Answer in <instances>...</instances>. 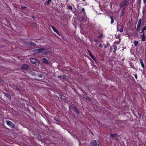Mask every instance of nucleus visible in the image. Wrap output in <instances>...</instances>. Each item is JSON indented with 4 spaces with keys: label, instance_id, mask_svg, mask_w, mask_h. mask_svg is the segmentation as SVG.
I'll return each instance as SVG.
<instances>
[{
    "label": "nucleus",
    "instance_id": "f257e3e1",
    "mask_svg": "<svg viewBox=\"0 0 146 146\" xmlns=\"http://www.w3.org/2000/svg\"><path fill=\"white\" fill-rule=\"evenodd\" d=\"M129 3V0H123L119 4L120 8H122L123 7H125L128 6Z\"/></svg>",
    "mask_w": 146,
    "mask_h": 146
},
{
    "label": "nucleus",
    "instance_id": "f03ea898",
    "mask_svg": "<svg viewBox=\"0 0 146 146\" xmlns=\"http://www.w3.org/2000/svg\"><path fill=\"white\" fill-rule=\"evenodd\" d=\"M45 50H46L45 48H39L34 49L33 50V52L35 54H38L40 53Z\"/></svg>",
    "mask_w": 146,
    "mask_h": 146
},
{
    "label": "nucleus",
    "instance_id": "7ed1b4c3",
    "mask_svg": "<svg viewBox=\"0 0 146 146\" xmlns=\"http://www.w3.org/2000/svg\"><path fill=\"white\" fill-rule=\"evenodd\" d=\"M91 146H99V141L94 140L90 143Z\"/></svg>",
    "mask_w": 146,
    "mask_h": 146
},
{
    "label": "nucleus",
    "instance_id": "20e7f679",
    "mask_svg": "<svg viewBox=\"0 0 146 146\" xmlns=\"http://www.w3.org/2000/svg\"><path fill=\"white\" fill-rule=\"evenodd\" d=\"M30 62L32 63L35 64L36 65H38L39 64V61L35 58H31Z\"/></svg>",
    "mask_w": 146,
    "mask_h": 146
},
{
    "label": "nucleus",
    "instance_id": "39448f33",
    "mask_svg": "<svg viewBox=\"0 0 146 146\" xmlns=\"http://www.w3.org/2000/svg\"><path fill=\"white\" fill-rule=\"evenodd\" d=\"M7 124L9 126L13 128H15V125L13 122L7 120L6 121Z\"/></svg>",
    "mask_w": 146,
    "mask_h": 146
},
{
    "label": "nucleus",
    "instance_id": "423d86ee",
    "mask_svg": "<svg viewBox=\"0 0 146 146\" xmlns=\"http://www.w3.org/2000/svg\"><path fill=\"white\" fill-rule=\"evenodd\" d=\"M71 107L72 108H74V110L73 111H74L76 113L80 114V112L77 109V108H76V107L75 106L74 104H72L71 105Z\"/></svg>",
    "mask_w": 146,
    "mask_h": 146
},
{
    "label": "nucleus",
    "instance_id": "0eeeda50",
    "mask_svg": "<svg viewBox=\"0 0 146 146\" xmlns=\"http://www.w3.org/2000/svg\"><path fill=\"white\" fill-rule=\"evenodd\" d=\"M29 67V66L28 65L25 64L22 66L21 68L23 70H27L28 69Z\"/></svg>",
    "mask_w": 146,
    "mask_h": 146
},
{
    "label": "nucleus",
    "instance_id": "6e6552de",
    "mask_svg": "<svg viewBox=\"0 0 146 146\" xmlns=\"http://www.w3.org/2000/svg\"><path fill=\"white\" fill-rule=\"evenodd\" d=\"M3 94L5 96L7 97L9 99V100H11V96L9 93L4 92Z\"/></svg>",
    "mask_w": 146,
    "mask_h": 146
},
{
    "label": "nucleus",
    "instance_id": "1a4fd4ad",
    "mask_svg": "<svg viewBox=\"0 0 146 146\" xmlns=\"http://www.w3.org/2000/svg\"><path fill=\"white\" fill-rule=\"evenodd\" d=\"M28 44H29L30 46H33L35 47L36 46V44L34 42L31 41H30L28 43Z\"/></svg>",
    "mask_w": 146,
    "mask_h": 146
},
{
    "label": "nucleus",
    "instance_id": "9d476101",
    "mask_svg": "<svg viewBox=\"0 0 146 146\" xmlns=\"http://www.w3.org/2000/svg\"><path fill=\"white\" fill-rule=\"evenodd\" d=\"M59 96L61 100L64 101L66 100V97L65 96L62 95H59Z\"/></svg>",
    "mask_w": 146,
    "mask_h": 146
},
{
    "label": "nucleus",
    "instance_id": "9b49d317",
    "mask_svg": "<svg viewBox=\"0 0 146 146\" xmlns=\"http://www.w3.org/2000/svg\"><path fill=\"white\" fill-rule=\"evenodd\" d=\"M118 135V134L117 133H115V134H110V137L111 138H113L114 137H117Z\"/></svg>",
    "mask_w": 146,
    "mask_h": 146
},
{
    "label": "nucleus",
    "instance_id": "f8f14e48",
    "mask_svg": "<svg viewBox=\"0 0 146 146\" xmlns=\"http://www.w3.org/2000/svg\"><path fill=\"white\" fill-rule=\"evenodd\" d=\"M141 37L142 38L141 40L143 41H144L145 40L146 36L145 35L144 33L143 35H141Z\"/></svg>",
    "mask_w": 146,
    "mask_h": 146
},
{
    "label": "nucleus",
    "instance_id": "ddd939ff",
    "mask_svg": "<svg viewBox=\"0 0 146 146\" xmlns=\"http://www.w3.org/2000/svg\"><path fill=\"white\" fill-rule=\"evenodd\" d=\"M51 27L54 32L56 33L58 35H60L59 33L56 29L54 27L52 26H51Z\"/></svg>",
    "mask_w": 146,
    "mask_h": 146
},
{
    "label": "nucleus",
    "instance_id": "4468645a",
    "mask_svg": "<svg viewBox=\"0 0 146 146\" xmlns=\"http://www.w3.org/2000/svg\"><path fill=\"white\" fill-rule=\"evenodd\" d=\"M146 12V3L145 4V5L143 7V11L142 13L143 15Z\"/></svg>",
    "mask_w": 146,
    "mask_h": 146
},
{
    "label": "nucleus",
    "instance_id": "2eb2a0df",
    "mask_svg": "<svg viewBox=\"0 0 146 146\" xmlns=\"http://www.w3.org/2000/svg\"><path fill=\"white\" fill-rule=\"evenodd\" d=\"M14 88L18 92L19 91L21 90L20 85L17 86H16L15 87V88Z\"/></svg>",
    "mask_w": 146,
    "mask_h": 146
},
{
    "label": "nucleus",
    "instance_id": "dca6fc26",
    "mask_svg": "<svg viewBox=\"0 0 146 146\" xmlns=\"http://www.w3.org/2000/svg\"><path fill=\"white\" fill-rule=\"evenodd\" d=\"M110 18L111 19V24H113L114 22V19L113 17L112 16H110Z\"/></svg>",
    "mask_w": 146,
    "mask_h": 146
},
{
    "label": "nucleus",
    "instance_id": "f3484780",
    "mask_svg": "<svg viewBox=\"0 0 146 146\" xmlns=\"http://www.w3.org/2000/svg\"><path fill=\"white\" fill-rule=\"evenodd\" d=\"M43 62L46 64H48V60L45 58H44L42 59Z\"/></svg>",
    "mask_w": 146,
    "mask_h": 146
},
{
    "label": "nucleus",
    "instance_id": "a211bd4d",
    "mask_svg": "<svg viewBox=\"0 0 146 146\" xmlns=\"http://www.w3.org/2000/svg\"><path fill=\"white\" fill-rule=\"evenodd\" d=\"M113 47H114V50H113V52L114 53H115L117 50V45H113Z\"/></svg>",
    "mask_w": 146,
    "mask_h": 146
},
{
    "label": "nucleus",
    "instance_id": "6ab92c4d",
    "mask_svg": "<svg viewBox=\"0 0 146 146\" xmlns=\"http://www.w3.org/2000/svg\"><path fill=\"white\" fill-rule=\"evenodd\" d=\"M67 8L71 10V11L72 12L73 9L72 7L69 5H67Z\"/></svg>",
    "mask_w": 146,
    "mask_h": 146
},
{
    "label": "nucleus",
    "instance_id": "aec40b11",
    "mask_svg": "<svg viewBox=\"0 0 146 146\" xmlns=\"http://www.w3.org/2000/svg\"><path fill=\"white\" fill-rule=\"evenodd\" d=\"M121 28L119 30V32L121 33L123 31V29L124 28V26L123 25H121Z\"/></svg>",
    "mask_w": 146,
    "mask_h": 146
},
{
    "label": "nucleus",
    "instance_id": "412c9836",
    "mask_svg": "<svg viewBox=\"0 0 146 146\" xmlns=\"http://www.w3.org/2000/svg\"><path fill=\"white\" fill-rule=\"evenodd\" d=\"M140 60V63H141V66L143 68H145V66H144V64L143 63V61H142V60L141 59H140L139 60Z\"/></svg>",
    "mask_w": 146,
    "mask_h": 146
},
{
    "label": "nucleus",
    "instance_id": "4be33fe9",
    "mask_svg": "<svg viewBox=\"0 0 146 146\" xmlns=\"http://www.w3.org/2000/svg\"><path fill=\"white\" fill-rule=\"evenodd\" d=\"M90 56L95 62H97L96 58L94 56L92 55H91Z\"/></svg>",
    "mask_w": 146,
    "mask_h": 146
},
{
    "label": "nucleus",
    "instance_id": "5701e85b",
    "mask_svg": "<svg viewBox=\"0 0 146 146\" xmlns=\"http://www.w3.org/2000/svg\"><path fill=\"white\" fill-rule=\"evenodd\" d=\"M90 56L95 62H97L96 58L94 56L92 55H91Z\"/></svg>",
    "mask_w": 146,
    "mask_h": 146
},
{
    "label": "nucleus",
    "instance_id": "b1692460",
    "mask_svg": "<svg viewBox=\"0 0 146 146\" xmlns=\"http://www.w3.org/2000/svg\"><path fill=\"white\" fill-rule=\"evenodd\" d=\"M141 25V24H137V28H136V30L137 31H139V29L140 28Z\"/></svg>",
    "mask_w": 146,
    "mask_h": 146
},
{
    "label": "nucleus",
    "instance_id": "393cba45",
    "mask_svg": "<svg viewBox=\"0 0 146 146\" xmlns=\"http://www.w3.org/2000/svg\"><path fill=\"white\" fill-rule=\"evenodd\" d=\"M134 45L135 46H136L139 44V42L137 40H135L133 42Z\"/></svg>",
    "mask_w": 146,
    "mask_h": 146
},
{
    "label": "nucleus",
    "instance_id": "a878e982",
    "mask_svg": "<svg viewBox=\"0 0 146 146\" xmlns=\"http://www.w3.org/2000/svg\"><path fill=\"white\" fill-rule=\"evenodd\" d=\"M104 35L102 33L100 34L98 36V38L99 39H101L104 36Z\"/></svg>",
    "mask_w": 146,
    "mask_h": 146
},
{
    "label": "nucleus",
    "instance_id": "bb28decb",
    "mask_svg": "<svg viewBox=\"0 0 146 146\" xmlns=\"http://www.w3.org/2000/svg\"><path fill=\"white\" fill-rule=\"evenodd\" d=\"M125 13V12L124 11H121V13L120 15V17H121L123 16L124 15Z\"/></svg>",
    "mask_w": 146,
    "mask_h": 146
},
{
    "label": "nucleus",
    "instance_id": "cd10ccee",
    "mask_svg": "<svg viewBox=\"0 0 146 146\" xmlns=\"http://www.w3.org/2000/svg\"><path fill=\"white\" fill-rule=\"evenodd\" d=\"M81 11L82 13H83L84 14V15H85L86 14V13L85 12V9L84 8H82L81 10Z\"/></svg>",
    "mask_w": 146,
    "mask_h": 146
},
{
    "label": "nucleus",
    "instance_id": "c85d7f7f",
    "mask_svg": "<svg viewBox=\"0 0 146 146\" xmlns=\"http://www.w3.org/2000/svg\"><path fill=\"white\" fill-rule=\"evenodd\" d=\"M36 76L38 77H39L40 78H42L43 75L42 74H38L36 75Z\"/></svg>",
    "mask_w": 146,
    "mask_h": 146
},
{
    "label": "nucleus",
    "instance_id": "c756f323",
    "mask_svg": "<svg viewBox=\"0 0 146 146\" xmlns=\"http://www.w3.org/2000/svg\"><path fill=\"white\" fill-rule=\"evenodd\" d=\"M95 37H94V41L96 43H98L99 42V41L98 40V38H94Z\"/></svg>",
    "mask_w": 146,
    "mask_h": 146
},
{
    "label": "nucleus",
    "instance_id": "7c9ffc66",
    "mask_svg": "<svg viewBox=\"0 0 146 146\" xmlns=\"http://www.w3.org/2000/svg\"><path fill=\"white\" fill-rule=\"evenodd\" d=\"M142 21V19H139L138 22V24H141Z\"/></svg>",
    "mask_w": 146,
    "mask_h": 146
},
{
    "label": "nucleus",
    "instance_id": "2f4dec72",
    "mask_svg": "<svg viewBox=\"0 0 146 146\" xmlns=\"http://www.w3.org/2000/svg\"><path fill=\"white\" fill-rule=\"evenodd\" d=\"M87 51L88 53H89L88 54L89 55V56H90V55H92V53H91V52H90L89 50L88 49L87 50Z\"/></svg>",
    "mask_w": 146,
    "mask_h": 146
},
{
    "label": "nucleus",
    "instance_id": "473e14b6",
    "mask_svg": "<svg viewBox=\"0 0 146 146\" xmlns=\"http://www.w3.org/2000/svg\"><path fill=\"white\" fill-rule=\"evenodd\" d=\"M62 78L63 79H65L66 78V76L65 75H63L62 76Z\"/></svg>",
    "mask_w": 146,
    "mask_h": 146
},
{
    "label": "nucleus",
    "instance_id": "72a5a7b5",
    "mask_svg": "<svg viewBox=\"0 0 146 146\" xmlns=\"http://www.w3.org/2000/svg\"><path fill=\"white\" fill-rule=\"evenodd\" d=\"M50 4V3H48L47 1L45 3V5H48Z\"/></svg>",
    "mask_w": 146,
    "mask_h": 146
},
{
    "label": "nucleus",
    "instance_id": "f704fd0d",
    "mask_svg": "<svg viewBox=\"0 0 146 146\" xmlns=\"http://www.w3.org/2000/svg\"><path fill=\"white\" fill-rule=\"evenodd\" d=\"M30 73H31V74L32 75H33L34 76V75H35V73L31 71Z\"/></svg>",
    "mask_w": 146,
    "mask_h": 146
},
{
    "label": "nucleus",
    "instance_id": "c9c22d12",
    "mask_svg": "<svg viewBox=\"0 0 146 146\" xmlns=\"http://www.w3.org/2000/svg\"><path fill=\"white\" fill-rule=\"evenodd\" d=\"M116 26H117V31H118L119 30V28H118L119 24H118V22H117V24Z\"/></svg>",
    "mask_w": 146,
    "mask_h": 146
},
{
    "label": "nucleus",
    "instance_id": "e433bc0d",
    "mask_svg": "<svg viewBox=\"0 0 146 146\" xmlns=\"http://www.w3.org/2000/svg\"><path fill=\"white\" fill-rule=\"evenodd\" d=\"M137 4H140L141 2V0H137Z\"/></svg>",
    "mask_w": 146,
    "mask_h": 146
},
{
    "label": "nucleus",
    "instance_id": "4c0bfd02",
    "mask_svg": "<svg viewBox=\"0 0 146 146\" xmlns=\"http://www.w3.org/2000/svg\"><path fill=\"white\" fill-rule=\"evenodd\" d=\"M58 78L60 80H61V78H62V76L61 75H60L58 76Z\"/></svg>",
    "mask_w": 146,
    "mask_h": 146
},
{
    "label": "nucleus",
    "instance_id": "58836bf2",
    "mask_svg": "<svg viewBox=\"0 0 146 146\" xmlns=\"http://www.w3.org/2000/svg\"><path fill=\"white\" fill-rule=\"evenodd\" d=\"M21 9L22 10H23V9H25L26 8V7H23L22 6H21Z\"/></svg>",
    "mask_w": 146,
    "mask_h": 146
},
{
    "label": "nucleus",
    "instance_id": "ea45409f",
    "mask_svg": "<svg viewBox=\"0 0 146 146\" xmlns=\"http://www.w3.org/2000/svg\"><path fill=\"white\" fill-rule=\"evenodd\" d=\"M135 78L136 79H137V74H135L134 75Z\"/></svg>",
    "mask_w": 146,
    "mask_h": 146
},
{
    "label": "nucleus",
    "instance_id": "a19ab883",
    "mask_svg": "<svg viewBox=\"0 0 146 146\" xmlns=\"http://www.w3.org/2000/svg\"><path fill=\"white\" fill-rule=\"evenodd\" d=\"M142 29H143V31H144L145 30H146V26H144L143 27V28Z\"/></svg>",
    "mask_w": 146,
    "mask_h": 146
},
{
    "label": "nucleus",
    "instance_id": "79ce46f5",
    "mask_svg": "<svg viewBox=\"0 0 146 146\" xmlns=\"http://www.w3.org/2000/svg\"><path fill=\"white\" fill-rule=\"evenodd\" d=\"M115 139L116 141H119V139L117 138H115Z\"/></svg>",
    "mask_w": 146,
    "mask_h": 146
},
{
    "label": "nucleus",
    "instance_id": "37998d69",
    "mask_svg": "<svg viewBox=\"0 0 146 146\" xmlns=\"http://www.w3.org/2000/svg\"><path fill=\"white\" fill-rule=\"evenodd\" d=\"M125 7H123V9H122V11H125Z\"/></svg>",
    "mask_w": 146,
    "mask_h": 146
},
{
    "label": "nucleus",
    "instance_id": "c03bdc74",
    "mask_svg": "<svg viewBox=\"0 0 146 146\" xmlns=\"http://www.w3.org/2000/svg\"><path fill=\"white\" fill-rule=\"evenodd\" d=\"M102 45V43H100L99 45V47H101Z\"/></svg>",
    "mask_w": 146,
    "mask_h": 146
},
{
    "label": "nucleus",
    "instance_id": "a18cd8bd",
    "mask_svg": "<svg viewBox=\"0 0 146 146\" xmlns=\"http://www.w3.org/2000/svg\"><path fill=\"white\" fill-rule=\"evenodd\" d=\"M143 2L144 4H145L146 3V0H143Z\"/></svg>",
    "mask_w": 146,
    "mask_h": 146
},
{
    "label": "nucleus",
    "instance_id": "49530a36",
    "mask_svg": "<svg viewBox=\"0 0 146 146\" xmlns=\"http://www.w3.org/2000/svg\"><path fill=\"white\" fill-rule=\"evenodd\" d=\"M138 115H139V117H140V118H141V114L139 113H138Z\"/></svg>",
    "mask_w": 146,
    "mask_h": 146
},
{
    "label": "nucleus",
    "instance_id": "de8ad7c7",
    "mask_svg": "<svg viewBox=\"0 0 146 146\" xmlns=\"http://www.w3.org/2000/svg\"><path fill=\"white\" fill-rule=\"evenodd\" d=\"M144 31H143V30H142V31L141 32V33H144Z\"/></svg>",
    "mask_w": 146,
    "mask_h": 146
},
{
    "label": "nucleus",
    "instance_id": "09e8293b",
    "mask_svg": "<svg viewBox=\"0 0 146 146\" xmlns=\"http://www.w3.org/2000/svg\"><path fill=\"white\" fill-rule=\"evenodd\" d=\"M52 0H48L47 1L50 3V2L52 1Z\"/></svg>",
    "mask_w": 146,
    "mask_h": 146
},
{
    "label": "nucleus",
    "instance_id": "8fccbe9b",
    "mask_svg": "<svg viewBox=\"0 0 146 146\" xmlns=\"http://www.w3.org/2000/svg\"><path fill=\"white\" fill-rule=\"evenodd\" d=\"M119 42H120V41H119L118 42H117L116 43H117V44H119Z\"/></svg>",
    "mask_w": 146,
    "mask_h": 146
},
{
    "label": "nucleus",
    "instance_id": "3c124183",
    "mask_svg": "<svg viewBox=\"0 0 146 146\" xmlns=\"http://www.w3.org/2000/svg\"><path fill=\"white\" fill-rule=\"evenodd\" d=\"M54 120H55V121H57V119L56 118L55 119H54Z\"/></svg>",
    "mask_w": 146,
    "mask_h": 146
},
{
    "label": "nucleus",
    "instance_id": "603ef678",
    "mask_svg": "<svg viewBox=\"0 0 146 146\" xmlns=\"http://www.w3.org/2000/svg\"><path fill=\"white\" fill-rule=\"evenodd\" d=\"M84 19V18L82 17V18L81 19V21H82Z\"/></svg>",
    "mask_w": 146,
    "mask_h": 146
},
{
    "label": "nucleus",
    "instance_id": "864d4df0",
    "mask_svg": "<svg viewBox=\"0 0 146 146\" xmlns=\"http://www.w3.org/2000/svg\"><path fill=\"white\" fill-rule=\"evenodd\" d=\"M91 134H93V135H94V134H93V133L92 132H91Z\"/></svg>",
    "mask_w": 146,
    "mask_h": 146
},
{
    "label": "nucleus",
    "instance_id": "5fc2aeb1",
    "mask_svg": "<svg viewBox=\"0 0 146 146\" xmlns=\"http://www.w3.org/2000/svg\"><path fill=\"white\" fill-rule=\"evenodd\" d=\"M33 17V18H34V19H35V17H34V16H33V17Z\"/></svg>",
    "mask_w": 146,
    "mask_h": 146
},
{
    "label": "nucleus",
    "instance_id": "6e6d98bb",
    "mask_svg": "<svg viewBox=\"0 0 146 146\" xmlns=\"http://www.w3.org/2000/svg\"><path fill=\"white\" fill-rule=\"evenodd\" d=\"M82 1H85L86 0H82Z\"/></svg>",
    "mask_w": 146,
    "mask_h": 146
},
{
    "label": "nucleus",
    "instance_id": "4d7b16f0",
    "mask_svg": "<svg viewBox=\"0 0 146 146\" xmlns=\"http://www.w3.org/2000/svg\"><path fill=\"white\" fill-rule=\"evenodd\" d=\"M131 68H133V67L132 66H131Z\"/></svg>",
    "mask_w": 146,
    "mask_h": 146
},
{
    "label": "nucleus",
    "instance_id": "13d9d810",
    "mask_svg": "<svg viewBox=\"0 0 146 146\" xmlns=\"http://www.w3.org/2000/svg\"><path fill=\"white\" fill-rule=\"evenodd\" d=\"M33 108L34 109V107H33Z\"/></svg>",
    "mask_w": 146,
    "mask_h": 146
}]
</instances>
